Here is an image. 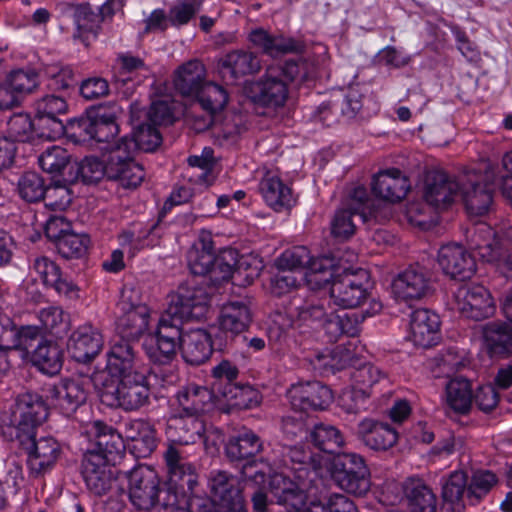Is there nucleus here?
Listing matches in <instances>:
<instances>
[{"instance_id": "f257e3e1", "label": "nucleus", "mask_w": 512, "mask_h": 512, "mask_svg": "<svg viewBox=\"0 0 512 512\" xmlns=\"http://www.w3.org/2000/svg\"><path fill=\"white\" fill-rule=\"evenodd\" d=\"M210 304L209 292L198 286H180L178 291L169 296L168 306L159 319L155 340L179 347L184 332V322L205 318Z\"/></svg>"}, {"instance_id": "f03ea898", "label": "nucleus", "mask_w": 512, "mask_h": 512, "mask_svg": "<svg viewBox=\"0 0 512 512\" xmlns=\"http://www.w3.org/2000/svg\"><path fill=\"white\" fill-rule=\"evenodd\" d=\"M94 386L103 404L126 412L138 411L150 403V386L143 372L113 379L97 375Z\"/></svg>"}, {"instance_id": "7ed1b4c3", "label": "nucleus", "mask_w": 512, "mask_h": 512, "mask_svg": "<svg viewBox=\"0 0 512 512\" xmlns=\"http://www.w3.org/2000/svg\"><path fill=\"white\" fill-rule=\"evenodd\" d=\"M129 499L139 511L182 512L178 508L176 491L160 488V479L155 470L145 465H138L128 472Z\"/></svg>"}, {"instance_id": "20e7f679", "label": "nucleus", "mask_w": 512, "mask_h": 512, "mask_svg": "<svg viewBox=\"0 0 512 512\" xmlns=\"http://www.w3.org/2000/svg\"><path fill=\"white\" fill-rule=\"evenodd\" d=\"M212 499L188 495L187 512H246L242 488L237 477L217 471L210 478Z\"/></svg>"}, {"instance_id": "39448f33", "label": "nucleus", "mask_w": 512, "mask_h": 512, "mask_svg": "<svg viewBox=\"0 0 512 512\" xmlns=\"http://www.w3.org/2000/svg\"><path fill=\"white\" fill-rule=\"evenodd\" d=\"M48 417V408L43 398L31 392L20 394L15 402L10 422L2 426L3 436L14 441L16 437L35 433Z\"/></svg>"}, {"instance_id": "423d86ee", "label": "nucleus", "mask_w": 512, "mask_h": 512, "mask_svg": "<svg viewBox=\"0 0 512 512\" xmlns=\"http://www.w3.org/2000/svg\"><path fill=\"white\" fill-rule=\"evenodd\" d=\"M496 180L493 169H486L484 174L467 171L460 175L459 195L470 216H483L490 211Z\"/></svg>"}, {"instance_id": "0eeeda50", "label": "nucleus", "mask_w": 512, "mask_h": 512, "mask_svg": "<svg viewBox=\"0 0 512 512\" xmlns=\"http://www.w3.org/2000/svg\"><path fill=\"white\" fill-rule=\"evenodd\" d=\"M117 307L121 312L116 322L119 337L137 343L148 331L150 309L133 288L122 290Z\"/></svg>"}, {"instance_id": "6e6552de", "label": "nucleus", "mask_w": 512, "mask_h": 512, "mask_svg": "<svg viewBox=\"0 0 512 512\" xmlns=\"http://www.w3.org/2000/svg\"><path fill=\"white\" fill-rule=\"evenodd\" d=\"M24 453L27 455V468L33 478H42L51 471L62 454L60 443L52 436L36 437L35 433L16 437Z\"/></svg>"}, {"instance_id": "1a4fd4ad", "label": "nucleus", "mask_w": 512, "mask_h": 512, "mask_svg": "<svg viewBox=\"0 0 512 512\" xmlns=\"http://www.w3.org/2000/svg\"><path fill=\"white\" fill-rule=\"evenodd\" d=\"M134 146L116 141L106 151L107 179L126 189L137 188L145 178L142 165L135 160Z\"/></svg>"}, {"instance_id": "9d476101", "label": "nucleus", "mask_w": 512, "mask_h": 512, "mask_svg": "<svg viewBox=\"0 0 512 512\" xmlns=\"http://www.w3.org/2000/svg\"><path fill=\"white\" fill-rule=\"evenodd\" d=\"M368 286L369 274L366 270L345 268L332 281L330 298L336 306L353 309L368 299Z\"/></svg>"}, {"instance_id": "9b49d317", "label": "nucleus", "mask_w": 512, "mask_h": 512, "mask_svg": "<svg viewBox=\"0 0 512 512\" xmlns=\"http://www.w3.org/2000/svg\"><path fill=\"white\" fill-rule=\"evenodd\" d=\"M369 470L362 456L355 453L337 455L331 465V476L344 491L362 496L370 489Z\"/></svg>"}, {"instance_id": "f8f14e48", "label": "nucleus", "mask_w": 512, "mask_h": 512, "mask_svg": "<svg viewBox=\"0 0 512 512\" xmlns=\"http://www.w3.org/2000/svg\"><path fill=\"white\" fill-rule=\"evenodd\" d=\"M454 309L466 318L481 321L493 316L496 307L484 286L465 284L454 293Z\"/></svg>"}, {"instance_id": "ddd939ff", "label": "nucleus", "mask_w": 512, "mask_h": 512, "mask_svg": "<svg viewBox=\"0 0 512 512\" xmlns=\"http://www.w3.org/2000/svg\"><path fill=\"white\" fill-rule=\"evenodd\" d=\"M460 176L456 179L444 171L430 170L425 174L422 196L435 210L448 208L459 196Z\"/></svg>"}, {"instance_id": "4468645a", "label": "nucleus", "mask_w": 512, "mask_h": 512, "mask_svg": "<svg viewBox=\"0 0 512 512\" xmlns=\"http://www.w3.org/2000/svg\"><path fill=\"white\" fill-rule=\"evenodd\" d=\"M166 462L169 487L172 491H180L182 494H194L198 476L195 467L183 456V452L174 444H168L163 453Z\"/></svg>"}, {"instance_id": "2eb2a0df", "label": "nucleus", "mask_w": 512, "mask_h": 512, "mask_svg": "<svg viewBox=\"0 0 512 512\" xmlns=\"http://www.w3.org/2000/svg\"><path fill=\"white\" fill-rule=\"evenodd\" d=\"M291 407L295 411L324 410L333 400L331 389L319 381L294 384L287 392Z\"/></svg>"}, {"instance_id": "dca6fc26", "label": "nucleus", "mask_w": 512, "mask_h": 512, "mask_svg": "<svg viewBox=\"0 0 512 512\" xmlns=\"http://www.w3.org/2000/svg\"><path fill=\"white\" fill-rule=\"evenodd\" d=\"M91 382L94 383V379L89 377L67 378L48 391L60 412L66 417H71L80 406L85 404Z\"/></svg>"}, {"instance_id": "f3484780", "label": "nucleus", "mask_w": 512, "mask_h": 512, "mask_svg": "<svg viewBox=\"0 0 512 512\" xmlns=\"http://www.w3.org/2000/svg\"><path fill=\"white\" fill-rule=\"evenodd\" d=\"M472 247L479 257L495 264L506 277L512 278V251L503 247L490 227H482L472 236Z\"/></svg>"}, {"instance_id": "a211bd4d", "label": "nucleus", "mask_w": 512, "mask_h": 512, "mask_svg": "<svg viewBox=\"0 0 512 512\" xmlns=\"http://www.w3.org/2000/svg\"><path fill=\"white\" fill-rule=\"evenodd\" d=\"M432 288L430 271L419 264L400 272L392 282L394 295L403 300H419Z\"/></svg>"}, {"instance_id": "6ab92c4d", "label": "nucleus", "mask_w": 512, "mask_h": 512, "mask_svg": "<svg viewBox=\"0 0 512 512\" xmlns=\"http://www.w3.org/2000/svg\"><path fill=\"white\" fill-rule=\"evenodd\" d=\"M362 94L357 90L351 89L346 94L335 95L329 101L322 103L315 113V118L326 126H331L342 119H354L361 111Z\"/></svg>"}, {"instance_id": "aec40b11", "label": "nucleus", "mask_w": 512, "mask_h": 512, "mask_svg": "<svg viewBox=\"0 0 512 512\" xmlns=\"http://www.w3.org/2000/svg\"><path fill=\"white\" fill-rule=\"evenodd\" d=\"M136 342L119 338L108 352L107 373L113 379L120 378L133 373H140L141 360L138 351H136Z\"/></svg>"}, {"instance_id": "412c9836", "label": "nucleus", "mask_w": 512, "mask_h": 512, "mask_svg": "<svg viewBox=\"0 0 512 512\" xmlns=\"http://www.w3.org/2000/svg\"><path fill=\"white\" fill-rule=\"evenodd\" d=\"M437 260L443 272L452 279L465 281L476 272L473 256L459 244L443 245L438 251Z\"/></svg>"}, {"instance_id": "4be33fe9", "label": "nucleus", "mask_w": 512, "mask_h": 512, "mask_svg": "<svg viewBox=\"0 0 512 512\" xmlns=\"http://www.w3.org/2000/svg\"><path fill=\"white\" fill-rule=\"evenodd\" d=\"M81 472L88 490L95 496L106 495L116 480L111 463L96 454H84Z\"/></svg>"}, {"instance_id": "5701e85b", "label": "nucleus", "mask_w": 512, "mask_h": 512, "mask_svg": "<svg viewBox=\"0 0 512 512\" xmlns=\"http://www.w3.org/2000/svg\"><path fill=\"white\" fill-rule=\"evenodd\" d=\"M269 490L276 503L285 507L287 512H315L307 505L305 491L283 474L271 477Z\"/></svg>"}, {"instance_id": "b1692460", "label": "nucleus", "mask_w": 512, "mask_h": 512, "mask_svg": "<svg viewBox=\"0 0 512 512\" xmlns=\"http://www.w3.org/2000/svg\"><path fill=\"white\" fill-rule=\"evenodd\" d=\"M103 344V337L96 328L83 325L71 334L67 349L75 361L89 363L101 352Z\"/></svg>"}, {"instance_id": "393cba45", "label": "nucleus", "mask_w": 512, "mask_h": 512, "mask_svg": "<svg viewBox=\"0 0 512 512\" xmlns=\"http://www.w3.org/2000/svg\"><path fill=\"white\" fill-rule=\"evenodd\" d=\"M410 340L415 346L430 348L440 339L439 316L428 309H417L410 316Z\"/></svg>"}, {"instance_id": "a878e982", "label": "nucleus", "mask_w": 512, "mask_h": 512, "mask_svg": "<svg viewBox=\"0 0 512 512\" xmlns=\"http://www.w3.org/2000/svg\"><path fill=\"white\" fill-rule=\"evenodd\" d=\"M31 270L35 272L44 285L52 287L59 295L69 299L78 298L79 288L62 274L61 268L46 256L36 257Z\"/></svg>"}, {"instance_id": "bb28decb", "label": "nucleus", "mask_w": 512, "mask_h": 512, "mask_svg": "<svg viewBox=\"0 0 512 512\" xmlns=\"http://www.w3.org/2000/svg\"><path fill=\"white\" fill-rule=\"evenodd\" d=\"M371 189L376 197L394 203L407 195L410 181L399 169L390 168L373 177Z\"/></svg>"}, {"instance_id": "cd10ccee", "label": "nucleus", "mask_w": 512, "mask_h": 512, "mask_svg": "<svg viewBox=\"0 0 512 512\" xmlns=\"http://www.w3.org/2000/svg\"><path fill=\"white\" fill-rule=\"evenodd\" d=\"M93 429L95 435L94 448L88 450L85 454H96L106 463L114 465L125 449L121 435L113 427L102 421H95Z\"/></svg>"}, {"instance_id": "c85d7f7f", "label": "nucleus", "mask_w": 512, "mask_h": 512, "mask_svg": "<svg viewBox=\"0 0 512 512\" xmlns=\"http://www.w3.org/2000/svg\"><path fill=\"white\" fill-rule=\"evenodd\" d=\"M250 98L261 106L281 107L288 98L287 84L283 79L267 74L251 86Z\"/></svg>"}, {"instance_id": "c756f323", "label": "nucleus", "mask_w": 512, "mask_h": 512, "mask_svg": "<svg viewBox=\"0 0 512 512\" xmlns=\"http://www.w3.org/2000/svg\"><path fill=\"white\" fill-rule=\"evenodd\" d=\"M180 351L187 364L192 366L204 364L213 352L211 335L201 328L184 332Z\"/></svg>"}, {"instance_id": "7c9ffc66", "label": "nucleus", "mask_w": 512, "mask_h": 512, "mask_svg": "<svg viewBox=\"0 0 512 512\" xmlns=\"http://www.w3.org/2000/svg\"><path fill=\"white\" fill-rule=\"evenodd\" d=\"M218 67L224 77L229 76L232 80H236L259 73L262 66L256 53L247 50H234L219 60Z\"/></svg>"}, {"instance_id": "2f4dec72", "label": "nucleus", "mask_w": 512, "mask_h": 512, "mask_svg": "<svg viewBox=\"0 0 512 512\" xmlns=\"http://www.w3.org/2000/svg\"><path fill=\"white\" fill-rule=\"evenodd\" d=\"M204 432V424L197 416L181 412L171 415L167 422V433L170 443L174 445H188L195 443Z\"/></svg>"}, {"instance_id": "473e14b6", "label": "nucleus", "mask_w": 512, "mask_h": 512, "mask_svg": "<svg viewBox=\"0 0 512 512\" xmlns=\"http://www.w3.org/2000/svg\"><path fill=\"white\" fill-rule=\"evenodd\" d=\"M125 435L137 457H148L157 447V432L146 419L138 418L125 423Z\"/></svg>"}, {"instance_id": "72a5a7b5", "label": "nucleus", "mask_w": 512, "mask_h": 512, "mask_svg": "<svg viewBox=\"0 0 512 512\" xmlns=\"http://www.w3.org/2000/svg\"><path fill=\"white\" fill-rule=\"evenodd\" d=\"M263 443L258 435L252 431H246L237 436L230 437L225 445V453L231 462L255 463L252 471L259 470L258 463L254 459L262 451Z\"/></svg>"}, {"instance_id": "f704fd0d", "label": "nucleus", "mask_w": 512, "mask_h": 512, "mask_svg": "<svg viewBox=\"0 0 512 512\" xmlns=\"http://www.w3.org/2000/svg\"><path fill=\"white\" fill-rule=\"evenodd\" d=\"M364 315L357 313H342L329 311L321 324L329 342H337L342 336L355 337L359 335Z\"/></svg>"}, {"instance_id": "c9c22d12", "label": "nucleus", "mask_w": 512, "mask_h": 512, "mask_svg": "<svg viewBox=\"0 0 512 512\" xmlns=\"http://www.w3.org/2000/svg\"><path fill=\"white\" fill-rule=\"evenodd\" d=\"M206 69L198 59H192L175 71L174 86L183 96H194L206 83Z\"/></svg>"}, {"instance_id": "e433bc0d", "label": "nucleus", "mask_w": 512, "mask_h": 512, "mask_svg": "<svg viewBox=\"0 0 512 512\" xmlns=\"http://www.w3.org/2000/svg\"><path fill=\"white\" fill-rule=\"evenodd\" d=\"M252 322V312L243 301H232L223 305L219 318L223 334L238 335L246 331Z\"/></svg>"}, {"instance_id": "4c0bfd02", "label": "nucleus", "mask_w": 512, "mask_h": 512, "mask_svg": "<svg viewBox=\"0 0 512 512\" xmlns=\"http://www.w3.org/2000/svg\"><path fill=\"white\" fill-rule=\"evenodd\" d=\"M255 463L250 462L241 469L243 484L240 483L242 492L248 491L251 494V502L254 512H267L269 500L265 491L267 475L262 470L252 471Z\"/></svg>"}, {"instance_id": "58836bf2", "label": "nucleus", "mask_w": 512, "mask_h": 512, "mask_svg": "<svg viewBox=\"0 0 512 512\" xmlns=\"http://www.w3.org/2000/svg\"><path fill=\"white\" fill-rule=\"evenodd\" d=\"M259 190L265 202L277 212L290 209L293 205L292 190L270 172L261 180Z\"/></svg>"}, {"instance_id": "ea45409f", "label": "nucleus", "mask_w": 512, "mask_h": 512, "mask_svg": "<svg viewBox=\"0 0 512 512\" xmlns=\"http://www.w3.org/2000/svg\"><path fill=\"white\" fill-rule=\"evenodd\" d=\"M364 443L373 450H387L396 444L397 432L388 424L365 419L359 424Z\"/></svg>"}, {"instance_id": "a19ab883", "label": "nucleus", "mask_w": 512, "mask_h": 512, "mask_svg": "<svg viewBox=\"0 0 512 512\" xmlns=\"http://www.w3.org/2000/svg\"><path fill=\"white\" fill-rule=\"evenodd\" d=\"M404 494L410 512H437V497L421 479H408Z\"/></svg>"}, {"instance_id": "79ce46f5", "label": "nucleus", "mask_w": 512, "mask_h": 512, "mask_svg": "<svg viewBox=\"0 0 512 512\" xmlns=\"http://www.w3.org/2000/svg\"><path fill=\"white\" fill-rule=\"evenodd\" d=\"M181 413L199 417L211 403L213 392L204 386L188 384L177 393Z\"/></svg>"}, {"instance_id": "37998d69", "label": "nucleus", "mask_w": 512, "mask_h": 512, "mask_svg": "<svg viewBox=\"0 0 512 512\" xmlns=\"http://www.w3.org/2000/svg\"><path fill=\"white\" fill-rule=\"evenodd\" d=\"M63 355V350L57 343L44 341L33 349L31 362L42 373L53 376L62 369Z\"/></svg>"}, {"instance_id": "c03bdc74", "label": "nucleus", "mask_w": 512, "mask_h": 512, "mask_svg": "<svg viewBox=\"0 0 512 512\" xmlns=\"http://www.w3.org/2000/svg\"><path fill=\"white\" fill-rule=\"evenodd\" d=\"M71 175L64 179L65 182L73 184L79 179L85 184H92L107 179L106 152L101 158L90 156L85 157L80 163L74 162Z\"/></svg>"}, {"instance_id": "a18cd8bd", "label": "nucleus", "mask_w": 512, "mask_h": 512, "mask_svg": "<svg viewBox=\"0 0 512 512\" xmlns=\"http://www.w3.org/2000/svg\"><path fill=\"white\" fill-rule=\"evenodd\" d=\"M483 339L492 355L512 353V325L488 323L483 327Z\"/></svg>"}, {"instance_id": "49530a36", "label": "nucleus", "mask_w": 512, "mask_h": 512, "mask_svg": "<svg viewBox=\"0 0 512 512\" xmlns=\"http://www.w3.org/2000/svg\"><path fill=\"white\" fill-rule=\"evenodd\" d=\"M446 402L456 413L466 414L473 402L471 383L468 379L456 377L446 384Z\"/></svg>"}, {"instance_id": "de8ad7c7", "label": "nucleus", "mask_w": 512, "mask_h": 512, "mask_svg": "<svg viewBox=\"0 0 512 512\" xmlns=\"http://www.w3.org/2000/svg\"><path fill=\"white\" fill-rule=\"evenodd\" d=\"M38 163L41 169L49 174L65 176V170H69V175L72 173V156L67 149L54 145L45 149L38 157Z\"/></svg>"}, {"instance_id": "09e8293b", "label": "nucleus", "mask_w": 512, "mask_h": 512, "mask_svg": "<svg viewBox=\"0 0 512 512\" xmlns=\"http://www.w3.org/2000/svg\"><path fill=\"white\" fill-rule=\"evenodd\" d=\"M121 144L133 143V153L138 150L144 152L154 151L162 142V137L157 127L143 122L135 125L132 137L124 136L118 140Z\"/></svg>"}, {"instance_id": "8fccbe9b", "label": "nucleus", "mask_w": 512, "mask_h": 512, "mask_svg": "<svg viewBox=\"0 0 512 512\" xmlns=\"http://www.w3.org/2000/svg\"><path fill=\"white\" fill-rule=\"evenodd\" d=\"M466 486L467 475L463 471H456L450 475L442 490L444 512L461 511L464 507L462 497L465 492L467 493Z\"/></svg>"}, {"instance_id": "3c124183", "label": "nucleus", "mask_w": 512, "mask_h": 512, "mask_svg": "<svg viewBox=\"0 0 512 512\" xmlns=\"http://www.w3.org/2000/svg\"><path fill=\"white\" fill-rule=\"evenodd\" d=\"M118 110L116 105H113L110 111L104 107L92 108V114H95L93 130L95 141L109 142L118 134L119 128L116 123Z\"/></svg>"}, {"instance_id": "603ef678", "label": "nucleus", "mask_w": 512, "mask_h": 512, "mask_svg": "<svg viewBox=\"0 0 512 512\" xmlns=\"http://www.w3.org/2000/svg\"><path fill=\"white\" fill-rule=\"evenodd\" d=\"M74 20L78 31L74 37L80 38L81 41L88 46V35L92 34L95 37L98 33L102 22L101 14H97L93 11L90 4L83 3L75 7Z\"/></svg>"}, {"instance_id": "864d4df0", "label": "nucleus", "mask_w": 512, "mask_h": 512, "mask_svg": "<svg viewBox=\"0 0 512 512\" xmlns=\"http://www.w3.org/2000/svg\"><path fill=\"white\" fill-rule=\"evenodd\" d=\"M309 440L315 447L325 453H335L344 443L341 432L334 426L324 423L316 424L309 433Z\"/></svg>"}, {"instance_id": "5fc2aeb1", "label": "nucleus", "mask_w": 512, "mask_h": 512, "mask_svg": "<svg viewBox=\"0 0 512 512\" xmlns=\"http://www.w3.org/2000/svg\"><path fill=\"white\" fill-rule=\"evenodd\" d=\"M222 397L227 404L236 410L251 409L259 405L261 396L259 391L247 383H237L228 390Z\"/></svg>"}, {"instance_id": "6e6d98bb", "label": "nucleus", "mask_w": 512, "mask_h": 512, "mask_svg": "<svg viewBox=\"0 0 512 512\" xmlns=\"http://www.w3.org/2000/svg\"><path fill=\"white\" fill-rule=\"evenodd\" d=\"M239 374V369L235 364L229 360H222L211 370V377L213 379L211 391L216 392L220 396L224 395L228 390L239 383Z\"/></svg>"}, {"instance_id": "4d7b16f0", "label": "nucleus", "mask_w": 512, "mask_h": 512, "mask_svg": "<svg viewBox=\"0 0 512 512\" xmlns=\"http://www.w3.org/2000/svg\"><path fill=\"white\" fill-rule=\"evenodd\" d=\"M194 96L197 97L201 108L210 114L223 110L228 102L226 90L214 83L206 82Z\"/></svg>"}, {"instance_id": "13d9d810", "label": "nucleus", "mask_w": 512, "mask_h": 512, "mask_svg": "<svg viewBox=\"0 0 512 512\" xmlns=\"http://www.w3.org/2000/svg\"><path fill=\"white\" fill-rule=\"evenodd\" d=\"M94 119L92 108L84 114L66 122L65 136L75 143H86L94 140Z\"/></svg>"}, {"instance_id": "bf43d9fd", "label": "nucleus", "mask_w": 512, "mask_h": 512, "mask_svg": "<svg viewBox=\"0 0 512 512\" xmlns=\"http://www.w3.org/2000/svg\"><path fill=\"white\" fill-rule=\"evenodd\" d=\"M20 197L29 203H36L45 197V181L43 177L33 171L25 172L17 184Z\"/></svg>"}, {"instance_id": "052dcab7", "label": "nucleus", "mask_w": 512, "mask_h": 512, "mask_svg": "<svg viewBox=\"0 0 512 512\" xmlns=\"http://www.w3.org/2000/svg\"><path fill=\"white\" fill-rule=\"evenodd\" d=\"M90 238L86 234L73 231L66 233L55 244L58 253L65 259L81 258L88 250Z\"/></svg>"}, {"instance_id": "680f3d73", "label": "nucleus", "mask_w": 512, "mask_h": 512, "mask_svg": "<svg viewBox=\"0 0 512 512\" xmlns=\"http://www.w3.org/2000/svg\"><path fill=\"white\" fill-rule=\"evenodd\" d=\"M36 129L35 122L26 113H17L7 122V138L13 143L28 142L33 138Z\"/></svg>"}, {"instance_id": "e2e57ef3", "label": "nucleus", "mask_w": 512, "mask_h": 512, "mask_svg": "<svg viewBox=\"0 0 512 512\" xmlns=\"http://www.w3.org/2000/svg\"><path fill=\"white\" fill-rule=\"evenodd\" d=\"M308 269L314 276V281L317 283H332L334 278L339 274L337 258L333 255H323L317 258H312L309 263Z\"/></svg>"}, {"instance_id": "0e129e2a", "label": "nucleus", "mask_w": 512, "mask_h": 512, "mask_svg": "<svg viewBox=\"0 0 512 512\" xmlns=\"http://www.w3.org/2000/svg\"><path fill=\"white\" fill-rule=\"evenodd\" d=\"M5 79L21 100L25 95L32 93L39 84L38 74L33 70H13Z\"/></svg>"}, {"instance_id": "69168bd1", "label": "nucleus", "mask_w": 512, "mask_h": 512, "mask_svg": "<svg viewBox=\"0 0 512 512\" xmlns=\"http://www.w3.org/2000/svg\"><path fill=\"white\" fill-rule=\"evenodd\" d=\"M38 318L43 329L56 336L66 332L69 326L64 311L60 307L43 308L39 311Z\"/></svg>"}, {"instance_id": "338daca9", "label": "nucleus", "mask_w": 512, "mask_h": 512, "mask_svg": "<svg viewBox=\"0 0 512 512\" xmlns=\"http://www.w3.org/2000/svg\"><path fill=\"white\" fill-rule=\"evenodd\" d=\"M310 261V251L305 246H295L282 253L277 260V266L293 272L297 269H308Z\"/></svg>"}, {"instance_id": "774afa93", "label": "nucleus", "mask_w": 512, "mask_h": 512, "mask_svg": "<svg viewBox=\"0 0 512 512\" xmlns=\"http://www.w3.org/2000/svg\"><path fill=\"white\" fill-rule=\"evenodd\" d=\"M45 206L53 211H64L71 203L70 189L60 182L46 186L45 197L42 198Z\"/></svg>"}]
</instances>
